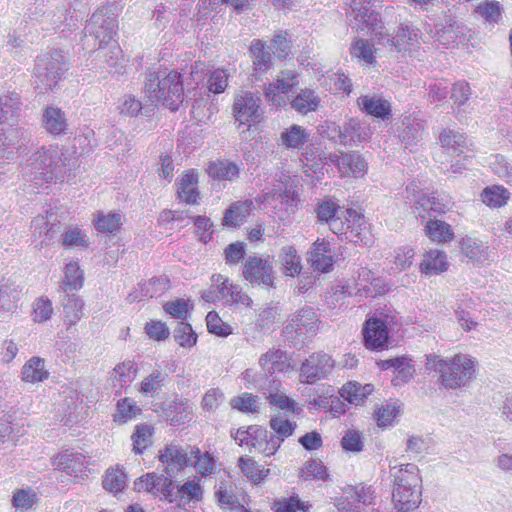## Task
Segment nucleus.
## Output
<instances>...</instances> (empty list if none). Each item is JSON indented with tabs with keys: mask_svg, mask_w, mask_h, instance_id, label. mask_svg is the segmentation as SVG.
Wrapping results in <instances>:
<instances>
[{
	"mask_svg": "<svg viewBox=\"0 0 512 512\" xmlns=\"http://www.w3.org/2000/svg\"><path fill=\"white\" fill-rule=\"evenodd\" d=\"M190 447L169 444L160 452L159 460L165 465V471L170 477L190 465Z\"/></svg>",
	"mask_w": 512,
	"mask_h": 512,
	"instance_id": "nucleus-13",
	"label": "nucleus"
},
{
	"mask_svg": "<svg viewBox=\"0 0 512 512\" xmlns=\"http://www.w3.org/2000/svg\"><path fill=\"white\" fill-rule=\"evenodd\" d=\"M257 395L251 393H242L231 399L230 405L243 413H256L260 410V401Z\"/></svg>",
	"mask_w": 512,
	"mask_h": 512,
	"instance_id": "nucleus-62",
	"label": "nucleus"
},
{
	"mask_svg": "<svg viewBox=\"0 0 512 512\" xmlns=\"http://www.w3.org/2000/svg\"><path fill=\"white\" fill-rule=\"evenodd\" d=\"M84 283V272L77 262H70L64 268V279L61 288L64 292L77 291Z\"/></svg>",
	"mask_w": 512,
	"mask_h": 512,
	"instance_id": "nucleus-43",
	"label": "nucleus"
},
{
	"mask_svg": "<svg viewBox=\"0 0 512 512\" xmlns=\"http://www.w3.org/2000/svg\"><path fill=\"white\" fill-rule=\"evenodd\" d=\"M53 464L71 476L83 478L88 461L83 454L66 450L56 456Z\"/></svg>",
	"mask_w": 512,
	"mask_h": 512,
	"instance_id": "nucleus-18",
	"label": "nucleus"
},
{
	"mask_svg": "<svg viewBox=\"0 0 512 512\" xmlns=\"http://www.w3.org/2000/svg\"><path fill=\"white\" fill-rule=\"evenodd\" d=\"M270 427L276 433V435L271 434V440L278 441V450L281 446V443L293 434L297 424L286 419L284 415L278 414L270 419Z\"/></svg>",
	"mask_w": 512,
	"mask_h": 512,
	"instance_id": "nucleus-45",
	"label": "nucleus"
},
{
	"mask_svg": "<svg viewBox=\"0 0 512 512\" xmlns=\"http://www.w3.org/2000/svg\"><path fill=\"white\" fill-rule=\"evenodd\" d=\"M197 175L194 172H187L178 182V196L187 204H196L199 197L197 189Z\"/></svg>",
	"mask_w": 512,
	"mask_h": 512,
	"instance_id": "nucleus-34",
	"label": "nucleus"
},
{
	"mask_svg": "<svg viewBox=\"0 0 512 512\" xmlns=\"http://www.w3.org/2000/svg\"><path fill=\"white\" fill-rule=\"evenodd\" d=\"M510 192L500 185L486 187L481 193V200L491 208H499L507 204Z\"/></svg>",
	"mask_w": 512,
	"mask_h": 512,
	"instance_id": "nucleus-47",
	"label": "nucleus"
},
{
	"mask_svg": "<svg viewBox=\"0 0 512 512\" xmlns=\"http://www.w3.org/2000/svg\"><path fill=\"white\" fill-rule=\"evenodd\" d=\"M364 344L371 350H382L387 346L388 328L386 322L380 318L368 319L363 327Z\"/></svg>",
	"mask_w": 512,
	"mask_h": 512,
	"instance_id": "nucleus-15",
	"label": "nucleus"
},
{
	"mask_svg": "<svg viewBox=\"0 0 512 512\" xmlns=\"http://www.w3.org/2000/svg\"><path fill=\"white\" fill-rule=\"evenodd\" d=\"M373 391L371 384L361 385L358 382H348L340 389V396L350 404L359 405Z\"/></svg>",
	"mask_w": 512,
	"mask_h": 512,
	"instance_id": "nucleus-37",
	"label": "nucleus"
},
{
	"mask_svg": "<svg viewBox=\"0 0 512 512\" xmlns=\"http://www.w3.org/2000/svg\"><path fill=\"white\" fill-rule=\"evenodd\" d=\"M117 19L109 8L97 10L85 26V38L89 41L92 38L98 43V47L113 42L116 35Z\"/></svg>",
	"mask_w": 512,
	"mask_h": 512,
	"instance_id": "nucleus-9",
	"label": "nucleus"
},
{
	"mask_svg": "<svg viewBox=\"0 0 512 512\" xmlns=\"http://www.w3.org/2000/svg\"><path fill=\"white\" fill-rule=\"evenodd\" d=\"M231 436L240 446H246L265 456L274 455L277 451L278 441L271 440V433L261 426L241 427L231 432Z\"/></svg>",
	"mask_w": 512,
	"mask_h": 512,
	"instance_id": "nucleus-8",
	"label": "nucleus"
},
{
	"mask_svg": "<svg viewBox=\"0 0 512 512\" xmlns=\"http://www.w3.org/2000/svg\"><path fill=\"white\" fill-rule=\"evenodd\" d=\"M350 54L359 62H363L367 65L375 61L373 45L368 40L356 39L351 44Z\"/></svg>",
	"mask_w": 512,
	"mask_h": 512,
	"instance_id": "nucleus-61",
	"label": "nucleus"
},
{
	"mask_svg": "<svg viewBox=\"0 0 512 512\" xmlns=\"http://www.w3.org/2000/svg\"><path fill=\"white\" fill-rule=\"evenodd\" d=\"M94 226L101 233H114L122 225V215L118 212L105 214L98 212L93 219Z\"/></svg>",
	"mask_w": 512,
	"mask_h": 512,
	"instance_id": "nucleus-51",
	"label": "nucleus"
},
{
	"mask_svg": "<svg viewBox=\"0 0 512 512\" xmlns=\"http://www.w3.org/2000/svg\"><path fill=\"white\" fill-rule=\"evenodd\" d=\"M372 130L370 125L357 118H351L338 128V141L343 145H352L370 139Z\"/></svg>",
	"mask_w": 512,
	"mask_h": 512,
	"instance_id": "nucleus-14",
	"label": "nucleus"
},
{
	"mask_svg": "<svg viewBox=\"0 0 512 512\" xmlns=\"http://www.w3.org/2000/svg\"><path fill=\"white\" fill-rule=\"evenodd\" d=\"M357 105L363 113L383 121L391 117V104L381 95H361L357 99Z\"/></svg>",
	"mask_w": 512,
	"mask_h": 512,
	"instance_id": "nucleus-19",
	"label": "nucleus"
},
{
	"mask_svg": "<svg viewBox=\"0 0 512 512\" xmlns=\"http://www.w3.org/2000/svg\"><path fill=\"white\" fill-rule=\"evenodd\" d=\"M126 482L127 476L123 470L118 467L110 468L106 471L103 478V487L111 493H117L125 488Z\"/></svg>",
	"mask_w": 512,
	"mask_h": 512,
	"instance_id": "nucleus-59",
	"label": "nucleus"
},
{
	"mask_svg": "<svg viewBox=\"0 0 512 512\" xmlns=\"http://www.w3.org/2000/svg\"><path fill=\"white\" fill-rule=\"evenodd\" d=\"M373 281H375L373 273L366 268H362L355 283L354 296L374 297L378 291L376 290L377 284H374Z\"/></svg>",
	"mask_w": 512,
	"mask_h": 512,
	"instance_id": "nucleus-52",
	"label": "nucleus"
},
{
	"mask_svg": "<svg viewBox=\"0 0 512 512\" xmlns=\"http://www.w3.org/2000/svg\"><path fill=\"white\" fill-rule=\"evenodd\" d=\"M381 367L383 369H395L396 375L393 380L395 385L407 382L410 378H412L414 373V369L404 357L384 360L381 363Z\"/></svg>",
	"mask_w": 512,
	"mask_h": 512,
	"instance_id": "nucleus-50",
	"label": "nucleus"
},
{
	"mask_svg": "<svg viewBox=\"0 0 512 512\" xmlns=\"http://www.w3.org/2000/svg\"><path fill=\"white\" fill-rule=\"evenodd\" d=\"M66 163L57 146L37 148L21 163V174L26 181L42 186L62 179Z\"/></svg>",
	"mask_w": 512,
	"mask_h": 512,
	"instance_id": "nucleus-3",
	"label": "nucleus"
},
{
	"mask_svg": "<svg viewBox=\"0 0 512 512\" xmlns=\"http://www.w3.org/2000/svg\"><path fill=\"white\" fill-rule=\"evenodd\" d=\"M165 378V373L159 369H154L140 382L138 391L143 395L153 396L162 389Z\"/></svg>",
	"mask_w": 512,
	"mask_h": 512,
	"instance_id": "nucleus-54",
	"label": "nucleus"
},
{
	"mask_svg": "<svg viewBox=\"0 0 512 512\" xmlns=\"http://www.w3.org/2000/svg\"><path fill=\"white\" fill-rule=\"evenodd\" d=\"M145 94L152 102L161 103L171 111H177L184 99L181 74L176 71L161 74L149 70L146 75Z\"/></svg>",
	"mask_w": 512,
	"mask_h": 512,
	"instance_id": "nucleus-5",
	"label": "nucleus"
},
{
	"mask_svg": "<svg viewBox=\"0 0 512 512\" xmlns=\"http://www.w3.org/2000/svg\"><path fill=\"white\" fill-rule=\"evenodd\" d=\"M335 367L333 358L324 352L312 353L300 367L299 378L302 383L315 384L326 379Z\"/></svg>",
	"mask_w": 512,
	"mask_h": 512,
	"instance_id": "nucleus-10",
	"label": "nucleus"
},
{
	"mask_svg": "<svg viewBox=\"0 0 512 512\" xmlns=\"http://www.w3.org/2000/svg\"><path fill=\"white\" fill-rule=\"evenodd\" d=\"M461 252L472 262L483 263L489 258L488 246L477 239L466 237L460 243Z\"/></svg>",
	"mask_w": 512,
	"mask_h": 512,
	"instance_id": "nucleus-29",
	"label": "nucleus"
},
{
	"mask_svg": "<svg viewBox=\"0 0 512 512\" xmlns=\"http://www.w3.org/2000/svg\"><path fill=\"white\" fill-rule=\"evenodd\" d=\"M331 161L336 162L343 176L362 177L367 172V162L355 153H342L340 156H331Z\"/></svg>",
	"mask_w": 512,
	"mask_h": 512,
	"instance_id": "nucleus-21",
	"label": "nucleus"
},
{
	"mask_svg": "<svg viewBox=\"0 0 512 512\" xmlns=\"http://www.w3.org/2000/svg\"><path fill=\"white\" fill-rule=\"evenodd\" d=\"M84 301L75 294H67L63 300V320L71 327L75 325L83 316Z\"/></svg>",
	"mask_w": 512,
	"mask_h": 512,
	"instance_id": "nucleus-36",
	"label": "nucleus"
},
{
	"mask_svg": "<svg viewBox=\"0 0 512 512\" xmlns=\"http://www.w3.org/2000/svg\"><path fill=\"white\" fill-rule=\"evenodd\" d=\"M238 466L244 476L254 484L261 483L270 473V469H264L255 460L248 456L240 457L238 460Z\"/></svg>",
	"mask_w": 512,
	"mask_h": 512,
	"instance_id": "nucleus-44",
	"label": "nucleus"
},
{
	"mask_svg": "<svg viewBox=\"0 0 512 512\" xmlns=\"http://www.w3.org/2000/svg\"><path fill=\"white\" fill-rule=\"evenodd\" d=\"M251 201L233 203L225 212L223 223L227 226H240L251 212Z\"/></svg>",
	"mask_w": 512,
	"mask_h": 512,
	"instance_id": "nucleus-42",
	"label": "nucleus"
},
{
	"mask_svg": "<svg viewBox=\"0 0 512 512\" xmlns=\"http://www.w3.org/2000/svg\"><path fill=\"white\" fill-rule=\"evenodd\" d=\"M310 139L304 127L293 124L281 133V143L287 149H301Z\"/></svg>",
	"mask_w": 512,
	"mask_h": 512,
	"instance_id": "nucleus-30",
	"label": "nucleus"
},
{
	"mask_svg": "<svg viewBox=\"0 0 512 512\" xmlns=\"http://www.w3.org/2000/svg\"><path fill=\"white\" fill-rule=\"evenodd\" d=\"M353 295L354 291L350 286L337 285L326 292L325 302L330 309H341L346 304V298Z\"/></svg>",
	"mask_w": 512,
	"mask_h": 512,
	"instance_id": "nucleus-57",
	"label": "nucleus"
},
{
	"mask_svg": "<svg viewBox=\"0 0 512 512\" xmlns=\"http://www.w3.org/2000/svg\"><path fill=\"white\" fill-rule=\"evenodd\" d=\"M405 199L410 203L414 212L421 218H426L432 211L430 210L429 194L423 191L420 182L412 181L405 188Z\"/></svg>",
	"mask_w": 512,
	"mask_h": 512,
	"instance_id": "nucleus-22",
	"label": "nucleus"
},
{
	"mask_svg": "<svg viewBox=\"0 0 512 512\" xmlns=\"http://www.w3.org/2000/svg\"><path fill=\"white\" fill-rule=\"evenodd\" d=\"M308 260L311 262V266L321 272H329L334 264L333 254L329 242L324 240H317L314 242L310 252Z\"/></svg>",
	"mask_w": 512,
	"mask_h": 512,
	"instance_id": "nucleus-24",
	"label": "nucleus"
},
{
	"mask_svg": "<svg viewBox=\"0 0 512 512\" xmlns=\"http://www.w3.org/2000/svg\"><path fill=\"white\" fill-rule=\"evenodd\" d=\"M78 342L73 341L71 338L59 335V339L55 342L54 354L63 363L73 361L78 351Z\"/></svg>",
	"mask_w": 512,
	"mask_h": 512,
	"instance_id": "nucleus-56",
	"label": "nucleus"
},
{
	"mask_svg": "<svg viewBox=\"0 0 512 512\" xmlns=\"http://www.w3.org/2000/svg\"><path fill=\"white\" fill-rule=\"evenodd\" d=\"M239 172V166L228 160L211 162L207 168L208 175L215 180L233 181L238 178Z\"/></svg>",
	"mask_w": 512,
	"mask_h": 512,
	"instance_id": "nucleus-33",
	"label": "nucleus"
},
{
	"mask_svg": "<svg viewBox=\"0 0 512 512\" xmlns=\"http://www.w3.org/2000/svg\"><path fill=\"white\" fill-rule=\"evenodd\" d=\"M141 413V408L130 398H123L117 402L114 421L120 424L127 423Z\"/></svg>",
	"mask_w": 512,
	"mask_h": 512,
	"instance_id": "nucleus-55",
	"label": "nucleus"
},
{
	"mask_svg": "<svg viewBox=\"0 0 512 512\" xmlns=\"http://www.w3.org/2000/svg\"><path fill=\"white\" fill-rule=\"evenodd\" d=\"M22 111V99L15 91L0 94V124L14 125L18 122Z\"/></svg>",
	"mask_w": 512,
	"mask_h": 512,
	"instance_id": "nucleus-20",
	"label": "nucleus"
},
{
	"mask_svg": "<svg viewBox=\"0 0 512 512\" xmlns=\"http://www.w3.org/2000/svg\"><path fill=\"white\" fill-rule=\"evenodd\" d=\"M261 99L250 91H240L235 95L233 115L242 125L250 127L261 121Z\"/></svg>",
	"mask_w": 512,
	"mask_h": 512,
	"instance_id": "nucleus-12",
	"label": "nucleus"
},
{
	"mask_svg": "<svg viewBox=\"0 0 512 512\" xmlns=\"http://www.w3.org/2000/svg\"><path fill=\"white\" fill-rule=\"evenodd\" d=\"M68 65L60 50L39 55L35 61L34 76L38 88L51 90L56 86Z\"/></svg>",
	"mask_w": 512,
	"mask_h": 512,
	"instance_id": "nucleus-6",
	"label": "nucleus"
},
{
	"mask_svg": "<svg viewBox=\"0 0 512 512\" xmlns=\"http://www.w3.org/2000/svg\"><path fill=\"white\" fill-rule=\"evenodd\" d=\"M163 415L170 425L180 426L192 420L193 408L187 399H176L163 409Z\"/></svg>",
	"mask_w": 512,
	"mask_h": 512,
	"instance_id": "nucleus-23",
	"label": "nucleus"
},
{
	"mask_svg": "<svg viewBox=\"0 0 512 512\" xmlns=\"http://www.w3.org/2000/svg\"><path fill=\"white\" fill-rule=\"evenodd\" d=\"M259 364L262 369L269 374L283 372L289 366L287 363L286 353L281 349H272L267 351L260 357Z\"/></svg>",
	"mask_w": 512,
	"mask_h": 512,
	"instance_id": "nucleus-31",
	"label": "nucleus"
},
{
	"mask_svg": "<svg viewBox=\"0 0 512 512\" xmlns=\"http://www.w3.org/2000/svg\"><path fill=\"white\" fill-rule=\"evenodd\" d=\"M20 291L12 282L0 284V314L12 313L17 309Z\"/></svg>",
	"mask_w": 512,
	"mask_h": 512,
	"instance_id": "nucleus-41",
	"label": "nucleus"
},
{
	"mask_svg": "<svg viewBox=\"0 0 512 512\" xmlns=\"http://www.w3.org/2000/svg\"><path fill=\"white\" fill-rule=\"evenodd\" d=\"M151 437L152 428L150 426L145 424L137 425L131 436L134 452L137 454L143 453V451L151 445Z\"/></svg>",
	"mask_w": 512,
	"mask_h": 512,
	"instance_id": "nucleus-64",
	"label": "nucleus"
},
{
	"mask_svg": "<svg viewBox=\"0 0 512 512\" xmlns=\"http://www.w3.org/2000/svg\"><path fill=\"white\" fill-rule=\"evenodd\" d=\"M319 323L320 320L315 309L305 306L292 317L283 332L294 346L304 345L307 339L316 335Z\"/></svg>",
	"mask_w": 512,
	"mask_h": 512,
	"instance_id": "nucleus-7",
	"label": "nucleus"
},
{
	"mask_svg": "<svg viewBox=\"0 0 512 512\" xmlns=\"http://www.w3.org/2000/svg\"><path fill=\"white\" fill-rule=\"evenodd\" d=\"M440 143L443 148L449 153L452 151L457 156L464 153V150L468 148L466 137L454 130L445 129L439 136Z\"/></svg>",
	"mask_w": 512,
	"mask_h": 512,
	"instance_id": "nucleus-40",
	"label": "nucleus"
},
{
	"mask_svg": "<svg viewBox=\"0 0 512 512\" xmlns=\"http://www.w3.org/2000/svg\"><path fill=\"white\" fill-rule=\"evenodd\" d=\"M138 367L134 361L126 360L116 365L111 372V379L120 388L128 386L137 376Z\"/></svg>",
	"mask_w": 512,
	"mask_h": 512,
	"instance_id": "nucleus-39",
	"label": "nucleus"
},
{
	"mask_svg": "<svg viewBox=\"0 0 512 512\" xmlns=\"http://www.w3.org/2000/svg\"><path fill=\"white\" fill-rule=\"evenodd\" d=\"M392 477V500L395 508L411 511L418 507L422 496V478L413 463L390 467Z\"/></svg>",
	"mask_w": 512,
	"mask_h": 512,
	"instance_id": "nucleus-4",
	"label": "nucleus"
},
{
	"mask_svg": "<svg viewBox=\"0 0 512 512\" xmlns=\"http://www.w3.org/2000/svg\"><path fill=\"white\" fill-rule=\"evenodd\" d=\"M250 53L253 57L254 70L260 73L266 72L272 64V57L261 40L255 39L251 42Z\"/></svg>",
	"mask_w": 512,
	"mask_h": 512,
	"instance_id": "nucleus-48",
	"label": "nucleus"
},
{
	"mask_svg": "<svg viewBox=\"0 0 512 512\" xmlns=\"http://www.w3.org/2000/svg\"><path fill=\"white\" fill-rule=\"evenodd\" d=\"M298 84L293 71H283L275 82L270 83L265 89V97L275 106H282L286 103L285 94Z\"/></svg>",
	"mask_w": 512,
	"mask_h": 512,
	"instance_id": "nucleus-17",
	"label": "nucleus"
},
{
	"mask_svg": "<svg viewBox=\"0 0 512 512\" xmlns=\"http://www.w3.org/2000/svg\"><path fill=\"white\" fill-rule=\"evenodd\" d=\"M279 260L284 275L295 277L300 274L302 270L301 258L293 246L288 245L282 247Z\"/></svg>",
	"mask_w": 512,
	"mask_h": 512,
	"instance_id": "nucleus-38",
	"label": "nucleus"
},
{
	"mask_svg": "<svg viewBox=\"0 0 512 512\" xmlns=\"http://www.w3.org/2000/svg\"><path fill=\"white\" fill-rule=\"evenodd\" d=\"M169 279L166 276L151 278L140 284L141 295L146 298L161 296L169 288Z\"/></svg>",
	"mask_w": 512,
	"mask_h": 512,
	"instance_id": "nucleus-60",
	"label": "nucleus"
},
{
	"mask_svg": "<svg viewBox=\"0 0 512 512\" xmlns=\"http://www.w3.org/2000/svg\"><path fill=\"white\" fill-rule=\"evenodd\" d=\"M95 57L103 59L109 68L115 69L116 73H123L125 60L120 46L115 41L102 46V48L97 47Z\"/></svg>",
	"mask_w": 512,
	"mask_h": 512,
	"instance_id": "nucleus-27",
	"label": "nucleus"
},
{
	"mask_svg": "<svg viewBox=\"0 0 512 512\" xmlns=\"http://www.w3.org/2000/svg\"><path fill=\"white\" fill-rule=\"evenodd\" d=\"M242 276L253 286L274 287L275 271L269 257L249 256L243 264Z\"/></svg>",
	"mask_w": 512,
	"mask_h": 512,
	"instance_id": "nucleus-11",
	"label": "nucleus"
},
{
	"mask_svg": "<svg viewBox=\"0 0 512 512\" xmlns=\"http://www.w3.org/2000/svg\"><path fill=\"white\" fill-rule=\"evenodd\" d=\"M37 501V494L31 488L17 489L12 496V506L20 512H25L33 507Z\"/></svg>",
	"mask_w": 512,
	"mask_h": 512,
	"instance_id": "nucleus-63",
	"label": "nucleus"
},
{
	"mask_svg": "<svg viewBox=\"0 0 512 512\" xmlns=\"http://www.w3.org/2000/svg\"><path fill=\"white\" fill-rule=\"evenodd\" d=\"M476 360L472 356L457 353L449 358L436 354L426 355L425 368L438 374V383L448 390H456L467 386L476 373Z\"/></svg>",
	"mask_w": 512,
	"mask_h": 512,
	"instance_id": "nucleus-2",
	"label": "nucleus"
},
{
	"mask_svg": "<svg viewBox=\"0 0 512 512\" xmlns=\"http://www.w3.org/2000/svg\"><path fill=\"white\" fill-rule=\"evenodd\" d=\"M403 125L404 129L401 133V140L406 146L416 144L422 139L425 130V123L423 120L417 118H406Z\"/></svg>",
	"mask_w": 512,
	"mask_h": 512,
	"instance_id": "nucleus-49",
	"label": "nucleus"
},
{
	"mask_svg": "<svg viewBox=\"0 0 512 512\" xmlns=\"http://www.w3.org/2000/svg\"><path fill=\"white\" fill-rule=\"evenodd\" d=\"M475 12L489 24H498L502 19L504 8L498 1L487 0L477 5Z\"/></svg>",
	"mask_w": 512,
	"mask_h": 512,
	"instance_id": "nucleus-53",
	"label": "nucleus"
},
{
	"mask_svg": "<svg viewBox=\"0 0 512 512\" xmlns=\"http://www.w3.org/2000/svg\"><path fill=\"white\" fill-rule=\"evenodd\" d=\"M316 213L318 220L328 224L334 234L344 235L351 242L368 243V224L363 214L340 207L331 199L319 203Z\"/></svg>",
	"mask_w": 512,
	"mask_h": 512,
	"instance_id": "nucleus-1",
	"label": "nucleus"
},
{
	"mask_svg": "<svg viewBox=\"0 0 512 512\" xmlns=\"http://www.w3.org/2000/svg\"><path fill=\"white\" fill-rule=\"evenodd\" d=\"M42 122L46 131L52 135L63 134L67 128L65 114L58 107H47L44 110Z\"/></svg>",
	"mask_w": 512,
	"mask_h": 512,
	"instance_id": "nucleus-28",
	"label": "nucleus"
},
{
	"mask_svg": "<svg viewBox=\"0 0 512 512\" xmlns=\"http://www.w3.org/2000/svg\"><path fill=\"white\" fill-rule=\"evenodd\" d=\"M432 37L445 48L454 45L458 39L464 36L466 27L452 17H446L442 22L435 24Z\"/></svg>",
	"mask_w": 512,
	"mask_h": 512,
	"instance_id": "nucleus-16",
	"label": "nucleus"
},
{
	"mask_svg": "<svg viewBox=\"0 0 512 512\" xmlns=\"http://www.w3.org/2000/svg\"><path fill=\"white\" fill-rule=\"evenodd\" d=\"M233 283L221 274H214L211 277L210 287L203 291L202 298L206 302L214 303L220 300L227 301Z\"/></svg>",
	"mask_w": 512,
	"mask_h": 512,
	"instance_id": "nucleus-26",
	"label": "nucleus"
},
{
	"mask_svg": "<svg viewBox=\"0 0 512 512\" xmlns=\"http://www.w3.org/2000/svg\"><path fill=\"white\" fill-rule=\"evenodd\" d=\"M215 465L216 460L210 453H202L200 449L195 446L190 447V466H193L202 477L214 473Z\"/></svg>",
	"mask_w": 512,
	"mask_h": 512,
	"instance_id": "nucleus-35",
	"label": "nucleus"
},
{
	"mask_svg": "<svg viewBox=\"0 0 512 512\" xmlns=\"http://www.w3.org/2000/svg\"><path fill=\"white\" fill-rule=\"evenodd\" d=\"M424 231L433 242L448 243L454 239L452 227L442 220L434 219L427 221Z\"/></svg>",
	"mask_w": 512,
	"mask_h": 512,
	"instance_id": "nucleus-32",
	"label": "nucleus"
},
{
	"mask_svg": "<svg viewBox=\"0 0 512 512\" xmlns=\"http://www.w3.org/2000/svg\"><path fill=\"white\" fill-rule=\"evenodd\" d=\"M21 375L22 380L25 382L35 383L43 381L48 377L44 360L40 357H32L24 364Z\"/></svg>",
	"mask_w": 512,
	"mask_h": 512,
	"instance_id": "nucleus-46",
	"label": "nucleus"
},
{
	"mask_svg": "<svg viewBox=\"0 0 512 512\" xmlns=\"http://www.w3.org/2000/svg\"><path fill=\"white\" fill-rule=\"evenodd\" d=\"M318 105L319 98L309 89L301 91L291 102L292 108L301 114L316 110Z\"/></svg>",
	"mask_w": 512,
	"mask_h": 512,
	"instance_id": "nucleus-58",
	"label": "nucleus"
},
{
	"mask_svg": "<svg viewBox=\"0 0 512 512\" xmlns=\"http://www.w3.org/2000/svg\"><path fill=\"white\" fill-rule=\"evenodd\" d=\"M449 268L447 254L438 249H431L423 255L419 265L420 272L427 276L439 275Z\"/></svg>",
	"mask_w": 512,
	"mask_h": 512,
	"instance_id": "nucleus-25",
	"label": "nucleus"
}]
</instances>
